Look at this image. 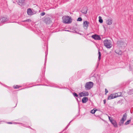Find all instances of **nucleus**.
<instances>
[{"instance_id": "1", "label": "nucleus", "mask_w": 133, "mask_h": 133, "mask_svg": "<svg viewBox=\"0 0 133 133\" xmlns=\"http://www.w3.org/2000/svg\"><path fill=\"white\" fill-rule=\"evenodd\" d=\"M63 22L65 24H70L71 23L72 21V19L70 16H65L62 17Z\"/></svg>"}, {"instance_id": "2", "label": "nucleus", "mask_w": 133, "mask_h": 133, "mask_svg": "<svg viewBox=\"0 0 133 133\" xmlns=\"http://www.w3.org/2000/svg\"><path fill=\"white\" fill-rule=\"evenodd\" d=\"M104 45L108 49H110L112 47L111 41L110 40L105 39L103 41Z\"/></svg>"}, {"instance_id": "3", "label": "nucleus", "mask_w": 133, "mask_h": 133, "mask_svg": "<svg viewBox=\"0 0 133 133\" xmlns=\"http://www.w3.org/2000/svg\"><path fill=\"white\" fill-rule=\"evenodd\" d=\"M93 83L92 82H87L85 85V89L86 90H90L93 86Z\"/></svg>"}, {"instance_id": "4", "label": "nucleus", "mask_w": 133, "mask_h": 133, "mask_svg": "<svg viewBox=\"0 0 133 133\" xmlns=\"http://www.w3.org/2000/svg\"><path fill=\"white\" fill-rule=\"evenodd\" d=\"M127 116V114L126 113H125L123 115L122 119L119 123V125L120 126L122 125L124 122L126 120Z\"/></svg>"}, {"instance_id": "5", "label": "nucleus", "mask_w": 133, "mask_h": 133, "mask_svg": "<svg viewBox=\"0 0 133 133\" xmlns=\"http://www.w3.org/2000/svg\"><path fill=\"white\" fill-rule=\"evenodd\" d=\"M117 44L118 46L121 47H125L126 44L125 43L121 40L118 41Z\"/></svg>"}, {"instance_id": "6", "label": "nucleus", "mask_w": 133, "mask_h": 133, "mask_svg": "<svg viewBox=\"0 0 133 133\" xmlns=\"http://www.w3.org/2000/svg\"><path fill=\"white\" fill-rule=\"evenodd\" d=\"M89 95L88 92L86 91H83L79 93V96L80 97L84 96H87Z\"/></svg>"}, {"instance_id": "7", "label": "nucleus", "mask_w": 133, "mask_h": 133, "mask_svg": "<svg viewBox=\"0 0 133 133\" xmlns=\"http://www.w3.org/2000/svg\"><path fill=\"white\" fill-rule=\"evenodd\" d=\"M118 95L117 94H111L108 97V99H111L117 97Z\"/></svg>"}, {"instance_id": "8", "label": "nucleus", "mask_w": 133, "mask_h": 133, "mask_svg": "<svg viewBox=\"0 0 133 133\" xmlns=\"http://www.w3.org/2000/svg\"><path fill=\"white\" fill-rule=\"evenodd\" d=\"M91 37L92 38L95 40H100L101 39V38L100 36L96 34H95L92 35Z\"/></svg>"}, {"instance_id": "9", "label": "nucleus", "mask_w": 133, "mask_h": 133, "mask_svg": "<svg viewBox=\"0 0 133 133\" xmlns=\"http://www.w3.org/2000/svg\"><path fill=\"white\" fill-rule=\"evenodd\" d=\"M89 24V23L87 21H85L83 22V27L85 29H87L88 28V25Z\"/></svg>"}, {"instance_id": "10", "label": "nucleus", "mask_w": 133, "mask_h": 133, "mask_svg": "<svg viewBox=\"0 0 133 133\" xmlns=\"http://www.w3.org/2000/svg\"><path fill=\"white\" fill-rule=\"evenodd\" d=\"M33 10H31L30 8H29L27 9V13L29 15H34V13L33 11Z\"/></svg>"}, {"instance_id": "11", "label": "nucleus", "mask_w": 133, "mask_h": 133, "mask_svg": "<svg viewBox=\"0 0 133 133\" xmlns=\"http://www.w3.org/2000/svg\"><path fill=\"white\" fill-rule=\"evenodd\" d=\"M8 20V19L4 17H0V21L1 23H3L7 21Z\"/></svg>"}, {"instance_id": "12", "label": "nucleus", "mask_w": 133, "mask_h": 133, "mask_svg": "<svg viewBox=\"0 0 133 133\" xmlns=\"http://www.w3.org/2000/svg\"><path fill=\"white\" fill-rule=\"evenodd\" d=\"M25 0H19L18 1V3L20 6L24 5H25Z\"/></svg>"}, {"instance_id": "13", "label": "nucleus", "mask_w": 133, "mask_h": 133, "mask_svg": "<svg viewBox=\"0 0 133 133\" xmlns=\"http://www.w3.org/2000/svg\"><path fill=\"white\" fill-rule=\"evenodd\" d=\"M111 122L112 124L114 125V127L117 128V124L116 121L114 120H111Z\"/></svg>"}, {"instance_id": "14", "label": "nucleus", "mask_w": 133, "mask_h": 133, "mask_svg": "<svg viewBox=\"0 0 133 133\" xmlns=\"http://www.w3.org/2000/svg\"><path fill=\"white\" fill-rule=\"evenodd\" d=\"M87 8L86 7H84L81 11V12L84 14H86L88 11Z\"/></svg>"}, {"instance_id": "15", "label": "nucleus", "mask_w": 133, "mask_h": 133, "mask_svg": "<svg viewBox=\"0 0 133 133\" xmlns=\"http://www.w3.org/2000/svg\"><path fill=\"white\" fill-rule=\"evenodd\" d=\"M88 101V98L84 97H83L82 99V102L83 103H86Z\"/></svg>"}, {"instance_id": "16", "label": "nucleus", "mask_w": 133, "mask_h": 133, "mask_svg": "<svg viewBox=\"0 0 133 133\" xmlns=\"http://www.w3.org/2000/svg\"><path fill=\"white\" fill-rule=\"evenodd\" d=\"M45 21L46 24L49 23L51 22L50 18L49 17L46 18L45 19Z\"/></svg>"}, {"instance_id": "17", "label": "nucleus", "mask_w": 133, "mask_h": 133, "mask_svg": "<svg viewBox=\"0 0 133 133\" xmlns=\"http://www.w3.org/2000/svg\"><path fill=\"white\" fill-rule=\"evenodd\" d=\"M106 23L109 25H110L112 23V20L111 19H109L106 21Z\"/></svg>"}, {"instance_id": "18", "label": "nucleus", "mask_w": 133, "mask_h": 133, "mask_svg": "<svg viewBox=\"0 0 133 133\" xmlns=\"http://www.w3.org/2000/svg\"><path fill=\"white\" fill-rule=\"evenodd\" d=\"M128 94L130 95L133 94V89L130 90L128 92Z\"/></svg>"}, {"instance_id": "19", "label": "nucleus", "mask_w": 133, "mask_h": 133, "mask_svg": "<svg viewBox=\"0 0 133 133\" xmlns=\"http://www.w3.org/2000/svg\"><path fill=\"white\" fill-rule=\"evenodd\" d=\"M99 50H100L99 49H98V55H99V56H98V60L99 61L101 59V53L99 51Z\"/></svg>"}, {"instance_id": "20", "label": "nucleus", "mask_w": 133, "mask_h": 133, "mask_svg": "<svg viewBox=\"0 0 133 133\" xmlns=\"http://www.w3.org/2000/svg\"><path fill=\"white\" fill-rule=\"evenodd\" d=\"M99 21L100 23H102L103 22V20L102 19V17L101 16H99Z\"/></svg>"}, {"instance_id": "21", "label": "nucleus", "mask_w": 133, "mask_h": 133, "mask_svg": "<svg viewBox=\"0 0 133 133\" xmlns=\"http://www.w3.org/2000/svg\"><path fill=\"white\" fill-rule=\"evenodd\" d=\"M20 87H21V86L16 85V86H13V87L14 89H17L19 88Z\"/></svg>"}, {"instance_id": "22", "label": "nucleus", "mask_w": 133, "mask_h": 133, "mask_svg": "<svg viewBox=\"0 0 133 133\" xmlns=\"http://www.w3.org/2000/svg\"><path fill=\"white\" fill-rule=\"evenodd\" d=\"M115 52L117 54L119 55H121L122 54V52L120 50L119 52H118L117 50H116Z\"/></svg>"}, {"instance_id": "23", "label": "nucleus", "mask_w": 133, "mask_h": 133, "mask_svg": "<svg viewBox=\"0 0 133 133\" xmlns=\"http://www.w3.org/2000/svg\"><path fill=\"white\" fill-rule=\"evenodd\" d=\"M31 21L30 19H27L26 20H24V21H22V22H30Z\"/></svg>"}, {"instance_id": "24", "label": "nucleus", "mask_w": 133, "mask_h": 133, "mask_svg": "<svg viewBox=\"0 0 133 133\" xmlns=\"http://www.w3.org/2000/svg\"><path fill=\"white\" fill-rule=\"evenodd\" d=\"M47 54L46 55H45V64H44V68H45V63L46 62V61L47 60Z\"/></svg>"}, {"instance_id": "25", "label": "nucleus", "mask_w": 133, "mask_h": 133, "mask_svg": "<svg viewBox=\"0 0 133 133\" xmlns=\"http://www.w3.org/2000/svg\"><path fill=\"white\" fill-rule=\"evenodd\" d=\"M131 121V120L130 119L127 121L125 123V125H127L128 124L130 123V122Z\"/></svg>"}, {"instance_id": "26", "label": "nucleus", "mask_w": 133, "mask_h": 133, "mask_svg": "<svg viewBox=\"0 0 133 133\" xmlns=\"http://www.w3.org/2000/svg\"><path fill=\"white\" fill-rule=\"evenodd\" d=\"M72 94H73V96H74L75 97H78V95L75 92L73 93H72Z\"/></svg>"}, {"instance_id": "27", "label": "nucleus", "mask_w": 133, "mask_h": 133, "mask_svg": "<svg viewBox=\"0 0 133 133\" xmlns=\"http://www.w3.org/2000/svg\"><path fill=\"white\" fill-rule=\"evenodd\" d=\"M96 110H94V109H93L91 110L90 112L91 113L93 114H94L95 113Z\"/></svg>"}, {"instance_id": "28", "label": "nucleus", "mask_w": 133, "mask_h": 133, "mask_svg": "<svg viewBox=\"0 0 133 133\" xmlns=\"http://www.w3.org/2000/svg\"><path fill=\"white\" fill-rule=\"evenodd\" d=\"M117 94L118 95L117 97H118L121 96V95H122V93L121 92H119L117 93L116 94Z\"/></svg>"}, {"instance_id": "29", "label": "nucleus", "mask_w": 133, "mask_h": 133, "mask_svg": "<svg viewBox=\"0 0 133 133\" xmlns=\"http://www.w3.org/2000/svg\"><path fill=\"white\" fill-rule=\"evenodd\" d=\"M82 20V18L81 17H79L77 19V21H81Z\"/></svg>"}, {"instance_id": "30", "label": "nucleus", "mask_w": 133, "mask_h": 133, "mask_svg": "<svg viewBox=\"0 0 133 133\" xmlns=\"http://www.w3.org/2000/svg\"><path fill=\"white\" fill-rule=\"evenodd\" d=\"M45 14V13L44 12H43L41 13L40 14V15L41 16H44Z\"/></svg>"}, {"instance_id": "31", "label": "nucleus", "mask_w": 133, "mask_h": 133, "mask_svg": "<svg viewBox=\"0 0 133 133\" xmlns=\"http://www.w3.org/2000/svg\"><path fill=\"white\" fill-rule=\"evenodd\" d=\"M108 118H109V120L110 122H111V120H113L112 119V118H111L109 116H108Z\"/></svg>"}, {"instance_id": "32", "label": "nucleus", "mask_w": 133, "mask_h": 133, "mask_svg": "<svg viewBox=\"0 0 133 133\" xmlns=\"http://www.w3.org/2000/svg\"><path fill=\"white\" fill-rule=\"evenodd\" d=\"M105 94L107 93H108V90L106 89H105Z\"/></svg>"}, {"instance_id": "33", "label": "nucleus", "mask_w": 133, "mask_h": 133, "mask_svg": "<svg viewBox=\"0 0 133 133\" xmlns=\"http://www.w3.org/2000/svg\"><path fill=\"white\" fill-rule=\"evenodd\" d=\"M72 120H71V121L68 124V125L66 127V128H67L68 127V126L69 125H70V123L72 122Z\"/></svg>"}, {"instance_id": "34", "label": "nucleus", "mask_w": 133, "mask_h": 133, "mask_svg": "<svg viewBox=\"0 0 133 133\" xmlns=\"http://www.w3.org/2000/svg\"><path fill=\"white\" fill-rule=\"evenodd\" d=\"M103 102H104V104H105V103H106V100L105 99H104L103 100Z\"/></svg>"}, {"instance_id": "35", "label": "nucleus", "mask_w": 133, "mask_h": 133, "mask_svg": "<svg viewBox=\"0 0 133 133\" xmlns=\"http://www.w3.org/2000/svg\"><path fill=\"white\" fill-rule=\"evenodd\" d=\"M19 123L21 125H22V126H24V124H23L21 123Z\"/></svg>"}, {"instance_id": "36", "label": "nucleus", "mask_w": 133, "mask_h": 133, "mask_svg": "<svg viewBox=\"0 0 133 133\" xmlns=\"http://www.w3.org/2000/svg\"><path fill=\"white\" fill-rule=\"evenodd\" d=\"M7 123L8 124H11L12 123L11 122H8Z\"/></svg>"}, {"instance_id": "37", "label": "nucleus", "mask_w": 133, "mask_h": 133, "mask_svg": "<svg viewBox=\"0 0 133 133\" xmlns=\"http://www.w3.org/2000/svg\"><path fill=\"white\" fill-rule=\"evenodd\" d=\"M76 100H77V101H78V98H76Z\"/></svg>"}, {"instance_id": "38", "label": "nucleus", "mask_w": 133, "mask_h": 133, "mask_svg": "<svg viewBox=\"0 0 133 133\" xmlns=\"http://www.w3.org/2000/svg\"><path fill=\"white\" fill-rule=\"evenodd\" d=\"M65 31H69L68 30H64Z\"/></svg>"}, {"instance_id": "39", "label": "nucleus", "mask_w": 133, "mask_h": 133, "mask_svg": "<svg viewBox=\"0 0 133 133\" xmlns=\"http://www.w3.org/2000/svg\"><path fill=\"white\" fill-rule=\"evenodd\" d=\"M43 39L44 40V38H43Z\"/></svg>"}, {"instance_id": "40", "label": "nucleus", "mask_w": 133, "mask_h": 133, "mask_svg": "<svg viewBox=\"0 0 133 133\" xmlns=\"http://www.w3.org/2000/svg\"><path fill=\"white\" fill-rule=\"evenodd\" d=\"M29 128H30L31 129V128L30 127H29Z\"/></svg>"}]
</instances>
